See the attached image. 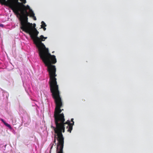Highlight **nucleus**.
Segmentation results:
<instances>
[{"instance_id":"9b49d317","label":"nucleus","mask_w":153,"mask_h":153,"mask_svg":"<svg viewBox=\"0 0 153 153\" xmlns=\"http://www.w3.org/2000/svg\"><path fill=\"white\" fill-rule=\"evenodd\" d=\"M42 28L43 29V30H44V31L45 30H46V28L45 27H43V28Z\"/></svg>"},{"instance_id":"7ed1b4c3","label":"nucleus","mask_w":153,"mask_h":153,"mask_svg":"<svg viewBox=\"0 0 153 153\" xmlns=\"http://www.w3.org/2000/svg\"><path fill=\"white\" fill-rule=\"evenodd\" d=\"M65 120L62 123H61L59 121H58V125H57L56 124H55L56 127L53 126H51V128L53 129L55 134H54V142L56 144V139H57L58 141V146H64V138L62 133H64L65 131V127L66 126L68 128L67 131L70 133L73 129V126L74 125V122L71 123L70 121L68 120L65 122Z\"/></svg>"},{"instance_id":"f257e3e1","label":"nucleus","mask_w":153,"mask_h":153,"mask_svg":"<svg viewBox=\"0 0 153 153\" xmlns=\"http://www.w3.org/2000/svg\"><path fill=\"white\" fill-rule=\"evenodd\" d=\"M25 32L30 35L34 43L38 48L39 56L45 66L47 67L49 75L56 74V68L55 65H53L57 62L56 56L54 55H51L49 53L48 49L46 48L42 42V41L46 39L47 37H44L42 35L40 36V38L38 37L39 32L35 27Z\"/></svg>"},{"instance_id":"f03ea898","label":"nucleus","mask_w":153,"mask_h":153,"mask_svg":"<svg viewBox=\"0 0 153 153\" xmlns=\"http://www.w3.org/2000/svg\"><path fill=\"white\" fill-rule=\"evenodd\" d=\"M49 76V84L50 90L56 104L54 114V122L57 125H58V121H59L61 123H62L65 120V117L63 113H61L62 111L63 110V109H61L63 106L59 90L57 79L56 78L57 75L56 73Z\"/></svg>"},{"instance_id":"1a4fd4ad","label":"nucleus","mask_w":153,"mask_h":153,"mask_svg":"<svg viewBox=\"0 0 153 153\" xmlns=\"http://www.w3.org/2000/svg\"><path fill=\"white\" fill-rule=\"evenodd\" d=\"M4 1H5V0H0V3L2 5H3Z\"/></svg>"},{"instance_id":"ddd939ff","label":"nucleus","mask_w":153,"mask_h":153,"mask_svg":"<svg viewBox=\"0 0 153 153\" xmlns=\"http://www.w3.org/2000/svg\"><path fill=\"white\" fill-rule=\"evenodd\" d=\"M4 26V25L2 24H0V27H3Z\"/></svg>"},{"instance_id":"dca6fc26","label":"nucleus","mask_w":153,"mask_h":153,"mask_svg":"<svg viewBox=\"0 0 153 153\" xmlns=\"http://www.w3.org/2000/svg\"><path fill=\"white\" fill-rule=\"evenodd\" d=\"M34 25H35V26H36V24H34Z\"/></svg>"},{"instance_id":"2eb2a0df","label":"nucleus","mask_w":153,"mask_h":153,"mask_svg":"<svg viewBox=\"0 0 153 153\" xmlns=\"http://www.w3.org/2000/svg\"><path fill=\"white\" fill-rule=\"evenodd\" d=\"M1 121H2V122H3L4 121V120L3 119H1Z\"/></svg>"},{"instance_id":"39448f33","label":"nucleus","mask_w":153,"mask_h":153,"mask_svg":"<svg viewBox=\"0 0 153 153\" xmlns=\"http://www.w3.org/2000/svg\"><path fill=\"white\" fill-rule=\"evenodd\" d=\"M26 2V0H5L3 5L9 7L16 15L19 14V13L22 11H25L26 8H29L28 5H25Z\"/></svg>"},{"instance_id":"0eeeda50","label":"nucleus","mask_w":153,"mask_h":153,"mask_svg":"<svg viewBox=\"0 0 153 153\" xmlns=\"http://www.w3.org/2000/svg\"><path fill=\"white\" fill-rule=\"evenodd\" d=\"M3 123H4V124L6 126H7V127H8L9 128H10V129H11L12 128V127H11V126H10V125H9L7 123L4 121Z\"/></svg>"},{"instance_id":"4468645a","label":"nucleus","mask_w":153,"mask_h":153,"mask_svg":"<svg viewBox=\"0 0 153 153\" xmlns=\"http://www.w3.org/2000/svg\"><path fill=\"white\" fill-rule=\"evenodd\" d=\"M53 144L51 146V149H52V147H53Z\"/></svg>"},{"instance_id":"20e7f679","label":"nucleus","mask_w":153,"mask_h":153,"mask_svg":"<svg viewBox=\"0 0 153 153\" xmlns=\"http://www.w3.org/2000/svg\"><path fill=\"white\" fill-rule=\"evenodd\" d=\"M29 8H26L25 11H22L19 13V14L16 15L20 21V27L24 31L33 28L32 24L28 22V16L30 14V16L32 17L35 16V14L30 6Z\"/></svg>"},{"instance_id":"6e6552de","label":"nucleus","mask_w":153,"mask_h":153,"mask_svg":"<svg viewBox=\"0 0 153 153\" xmlns=\"http://www.w3.org/2000/svg\"><path fill=\"white\" fill-rule=\"evenodd\" d=\"M41 27L43 28V27H45L46 26V25L44 21H42L41 22Z\"/></svg>"},{"instance_id":"f8f14e48","label":"nucleus","mask_w":153,"mask_h":153,"mask_svg":"<svg viewBox=\"0 0 153 153\" xmlns=\"http://www.w3.org/2000/svg\"><path fill=\"white\" fill-rule=\"evenodd\" d=\"M73 120H74V119L73 118H72L71 120V122H72V123H73V122H74Z\"/></svg>"},{"instance_id":"423d86ee","label":"nucleus","mask_w":153,"mask_h":153,"mask_svg":"<svg viewBox=\"0 0 153 153\" xmlns=\"http://www.w3.org/2000/svg\"><path fill=\"white\" fill-rule=\"evenodd\" d=\"M56 148V153H63V146H57Z\"/></svg>"},{"instance_id":"9d476101","label":"nucleus","mask_w":153,"mask_h":153,"mask_svg":"<svg viewBox=\"0 0 153 153\" xmlns=\"http://www.w3.org/2000/svg\"><path fill=\"white\" fill-rule=\"evenodd\" d=\"M32 17L33 18L34 20H36V18L35 16H33Z\"/></svg>"}]
</instances>
